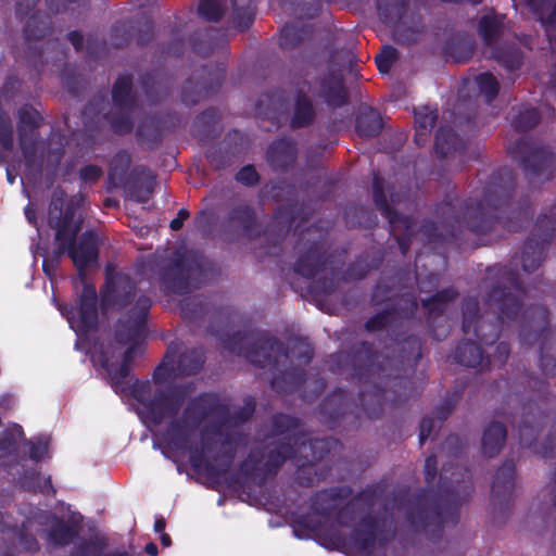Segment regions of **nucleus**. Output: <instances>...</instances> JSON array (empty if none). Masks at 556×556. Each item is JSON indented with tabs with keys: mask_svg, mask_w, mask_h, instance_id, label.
I'll return each mask as SVG.
<instances>
[{
	"mask_svg": "<svg viewBox=\"0 0 556 556\" xmlns=\"http://www.w3.org/2000/svg\"><path fill=\"white\" fill-rule=\"evenodd\" d=\"M298 160L296 143L291 138H278L267 148L266 161L276 173H287L292 169Z\"/></svg>",
	"mask_w": 556,
	"mask_h": 556,
	"instance_id": "nucleus-30",
	"label": "nucleus"
},
{
	"mask_svg": "<svg viewBox=\"0 0 556 556\" xmlns=\"http://www.w3.org/2000/svg\"><path fill=\"white\" fill-rule=\"evenodd\" d=\"M460 395L458 392L453 393L452 395L446 396L443 402L438 405L434 409V415L437 421L431 417H424L419 425V443L424 445L425 442L431 437L435 424L438 422V427L440 428L443 422L451 416L453 413Z\"/></svg>",
	"mask_w": 556,
	"mask_h": 556,
	"instance_id": "nucleus-42",
	"label": "nucleus"
},
{
	"mask_svg": "<svg viewBox=\"0 0 556 556\" xmlns=\"http://www.w3.org/2000/svg\"><path fill=\"white\" fill-rule=\"evenodd\" d=\"M341 447V443L336 448H331L321 458L309 459V457H305L301 453L296 454V458H294V464L296 466L294 480L295 482L303 488H311L324 480L328 473L330 472V466H323L319 469L315 467L316 463L324 462L331 454L336 453Z\"/></svg>",
	"mask_w": 556,
	"mask_h": 556,
	"instance_id": "nucleus-31",
	"label": "nucleus"
},
{
	"mask_svg": "<svg viewBox=\"0 0 556 556\" xmlns=\"http://www.w3.org/2000/svg\"><path fill=\"white\" fill-rule=\"evenodd\" d=\"M454 361L466 367L486 370L491 367V357L483 353V350L472 340H462L455 349Z\"/></svg>",
	"mask_w": 556,
	"mask_h": 556,
	"instance_id": "nucleus-40",
	"label": "nucleus"
},
{
	"mask_svg": "<svg viewBox=\"0 0 556 556\" xmlns=\"http://www.w3.org/2000/svg\"><path fill=\"white\" fill-rule=\"evenodd\" d=\"M24 135L17 132L18 146L27 165L35 163L37 159L38 143L40 140L39 128H26Z\"/></svg>",
	"mask_w": 556,
	"mask_h": 556,
	"instance_id": "nucleus-60",
	"label": "nucleus"
},
{
	"mask_svg": "<svg viewBox=\"0 0 556 556\" xmlns=\"http://www.w3.org/2000/svg\"><path fill=\"white\" fill-rule=\"evenodd\" d=\"M556 224V203L538 217L530 236L521 251V268L525 273H533L542 264L546 250L553 240Z\"/></svg>",
	"mask_w": 556,
	"mask_h": 556,
	"instance_id": "nucleus-18",
	"label": "nucleus"
},
{
	"mask_svg": "<svg viewBox=\"0 0 556 556\" xmlns=\"http://www.w3.org/2000/svg\"><path fill=\"white\" fill-rule=\"evenodd\" d=\"M224 348L232 354L244 357L249 363L264 369L277 370L288 359L285 344L268 333L237 331L220 336Z\"/></svg>",
	"mask_w": 556,
	"mask_h": 556,
	"instance_id": "nucleus-9",
	"label": "nucleus"
},
{
	"mask_svg": "<svg viewBox=\"0 0 556 556\" xmlns=\"http://www.w3.org/2000/svg\"><path fill=\"white\" fill-rule=\"evenodd\" d=\"M151 306V299L141 294L136 299L127 314L117 320L114 332L115 340L119 344H129L123 354L122 363L118 367L112 362L109 349L102 348L99 352V362L108 371L112 387L116 392L118 389L125 390L123 386L130 374V366L137 356L139 341L144 338L147 332V321Z\"/></svg>",
	"mask_w": 556,
	"mask_h": 556,
	"instance_id": "nucleus-7",
	"label": "nucleus"
},
{
	"mask_svg": "<svg viewBox=\"0 0 556 556\" xmlns=\"http://www.w3.org/2000/svg\"><path fill=\"white\" fill-rule=\"evenodd\" d=\"M384 127V123L380 112L362 103L355 116V131L363 139H371L378 137Z\"/></svg>",
	"mask_w": 556,
	"mask_h": 556,
	"instance_id": "nucleus-39",
	"label": "nucleus"
},
{
	"mask_svg": "<svg viewBox=\"0 0 556 556\" xmlns=\"http://www.w3.org/2000/svg\"><path fill=\"white\" fill-rule=\"evenodd\" d=\"M206 271L204 257L192 251L174 252L172 261L162 268L161 281L165 290L174 294H187L199 288Z\"/></svg>",
	"mask_w": 556,
	"mask_h": 556,
	"instance_id": "nucleus-12",
	"label": "nucleus"
},
{
	"mask_svg": "<svg viewBox=\"0 0 556 556\" xmlns=\"http://www.w3.org/2000/svg\"><path fill=\"white\" fill-rule=\"evenodd\" d=\"M377 8L384 23L396 24L406 14L408 0H378Z\"/></svg>",
	"mask_w": 556,
	"mask_h": 556,
	"instance_id": "nucleus-59",
	"label": "nucleus"
},
{
	"mask_svg": "<svg viewBox=\"0 0 556 556\" xmlns=\"http://www.w3.org/2000/svg\"><path fill=\"white\" fill-rule=\"evenodd\" d=\"M139 86L147 100L156 104L169 96L174 80L166 72L154 68L140 75Z\"/></svg>",
	"mask_w": 556,
	"mask_h": 556,
	"instance_id": "nucleus-32",
	"label": "nucleus"
},
{
	"mask_svg": "<svg viewBox=\"0 0 556 556\" xmlns=\"http://www.w3.org/2000/svg\"><path fill=\"white\" fill-rule=\"evenodd\" d=\"M515 187L514 170L503 166L490 175L480 200L468 198L457 205V194L446 193L434 210L440 226L431 219H425L420 226L424 240L443 247L456 242L464 229L477 236L491 233L498 227L508 232L520 231L532 218L533 210L528 199H522L518 207L513 208Z\"/></svg>",
	"mask_w": 556,
	"mask_h": 556,
	"instance_id": "nucleus-2",
	"label": "nucleus"
},
{
	"mask_svg": "<svg viewBox=\"0 0 556 556\" xmlns=\"http://www.w3.org/2000/svg\"><path fill=\"white\" fill-rule=\"evenodd\" d=\"M475 40L469 35L456 34L450 37L443 47L444 54L455 63H467L475 52Z\"/></svg>",
	"mask_w": 556,
	"mask_h": 556,
	"instance_id": "nucleus-46",
	"label": "nucleus"
},
{
	"mask_svg": "<svg viewBox=\"0 0 556 556\" xmlns=\"http://www.w3.org/2000/svg\"><path fill=\"white\" fill-rule=\"evenodd\" d=\"M527 4L545 27L549 41L555 43L556 34L551 28L556 26V0H527Z\"/></svg>",
	"mask_w": 556,
	"mask_h": 556,
	"instance_id": "nucleus-52",
	"label": "nucleus"
},
{
	"mask_svg": "<svg viewBox=\"0 0 556 556\" xmlns=\"http://www.w3.org/2000/svg\"><path fill=\"white\" fill-rule=\"evenodd\" d=\"M300 426L299 418L282 413L275 414L271 418V432L279 437L277 441L293 443L295 438H301L298 445L300 453L309 457L311 460L321 458L327 452L339 445V440L331 437L311 439L300 429Z\"/></svg>",
	"mask_w": 556,
	"mask_h": 556,
	"instance_id": "nucleus-16",
	"label": "nucleus"
},
{
	"mask_svg": "<svg viewBox=\"0 0 556 556\" xmlns=\"http://www.w3.org/2000/svg\"><path fill=\"white\" fill-rule=\"evenodd\" d=\"M156 185V176L146 165H137L129 172L128 178L122 184L125 193L137 203H147Z\"/></svg>",
	"mask_w": 556,
	"mask_h": 556,
	"instance_id": "nucleus-29",
	"label": "nucleus"
},
{
	"mask_svg": "<svg viewBox=\"0 0 556 556\" xmlns=\"http://www.w3.org/2000/svg\"><path fill=\"white\" fill-rule=\"evenodd\" d=\"M332 361L350 371L351 378L359 383V390L358 403L353 405L341 388L323 400L318 408L319 420L329 429H357L362 413L367 419H380L387 406L399 407L408 399V380L400 375L395 359L381 355L372 343L355 342L334 353Z\"/></svg>",
	"mask_w": 556,
	"mask_h": 556,
	"instance_id": "nucleus-1",
	"label": "nucleus"
},
{
	"mask_svg": "<svg viewBox=\"0 0 556 556\" xmlns=\"http://www.w3.org/2000/svg\"><path fill=\"white\" fill-rule=\"evenodd\" d=\"M132 75H119L111 89L113 106L119 111L134 112L137 108V97L132 90Z\"/></svg>",
	"mask_w": 556,
	"mask_h": 556,
	"instance_id": "nucleus-43",
	"label": "nucleus"
},
{
	"mask_svg": "<svg viewBox=\"0 0 556 556\" xmlns=\"http://www.w3.org/2000/svg\"><path fill=\"white\" fill-rule=\"evenodd\" d=\"M503 386L507 389L504 394L506 405L514 406L520 413V420L517 424L519 441L522 445L531 447L546 418L542 404L547 400V382L523 371L513 378H503L494 382L496 390H501Z\"/></svg>",
	"mask_w": 556,
	"mask_h": 556,
	"instance_id": "nucleus-6",
	"label": "nucleus"
},
{
	"mask_svg": "<svg viewBox=\"0 0 556 556\" xmlns=\"http://www.w3.org/2000/svg\"><path fill=\"white\" fill-rule=\"evenodd\" d=\"M79 205V200L76 197L67 199L65 191L61 188H56L52 192L48 208V225L55 231L56 245L48 256L52 269L59 268L65 254L70 257L71 243L81 230L83 222L80 218H76Z\"/></svg>",
	"mask_w": 556,
	"mask_h": 556,
	"instance_id": "nucleus-10",
	"label": "nucleus"
},
{
	"mask_svg": "<svg viewBox=\"0 0 556 556\" xmlns=\"http://www.w3.org/2000/svg\"><path fill=\"white\" fill-rule=\"evenodd\" d=\"M70 258L73 261L81 280H85L86 268L98 263V235L93 230H86L80 235L78 241L77 237H74V240L71 243Z\"/></svg>",
	"mask_w": 556,
	"mask_h": 556,
	"instance_id": "nucleus-28",
	"label": "nucleus"
},
{
	"mask_svg": "<svg viewBox=\"0 0 556 556\" xmlns=\"http://www.w3.org/2000/svg\"><path fill=\"white\" fill-rule=\"evenodd\" d=\"M507 439L506 427L498 421H491L483 430L481 438L482 454L494 457L500 454Z\"/></svg>",
	"mask_w": 556,
	"mask_h": 556,
	"instance_id": "nucleus-47",
	"label": "nucleus"
},
{
	"mask_svg": "<svg viewBox=\"0 0 556 556\" xmlns=\"http://www.w3.org/2000/svg\"><path fill=\"white\" fill-rule=\"evenodd\" d=\"M371 190L376 207L388 220L390 232L393 235L401 253L406 255L414 237L415 220L413 216L401 214L389 204L384 178L376 170L372 173Z\"/></svg>",
	"mask_w": 556,
	"mask_h": 556,
	"instance_id": "nucleus-17",
	"label": "nucleus"
},
{
	"mask_svg": "<svg viewBox=\"0 0 556 556\" xmlns=\"http://www.w3.org/2000/svg\"><path fill=\"white\" fill-rule=\"evenodd\" d=\"M130 395L139 403V416L149 427H159L166 419L177 418L187 397L191 383L172 384L152 391L149 380L136 379L129 386Z\"/></svg>",
	"mask_w": 556,
	"mask_h": 556,
	"instance_id": "nucleus-8",
	"label": "nucleus"
},
{
	"mask_svg": "<svg viewBox=\"0 0 556 556\" xmlns=\"http://www.w3.org/2000/svg\"><path fill=\"white\" fill-rule=\"evenodd\" d=\"M333 538L340 547L349 546L361 556H372L377 548H383L391 541L393 532L384 519L366 515L349 536L337 534Z\"/></svg>",
	"mask_w": 556,
	"mask_h": 556,
	"instance_id": "nucleus-15",
	"label": "nucleus"
},
{
	"mask_svg": "<svg viewBox=\"0 0 556 556\" xmlns=\"http://www.w3.org/2000/svg\"><path fill=\"white\" fill-rule=\"evenodd\" d=\"M79 535L77 523L64 520L53 515L50 527L47 530V540L58 547H65L74 542Z\"/></svg>",
	"mask_w": 556,
	"mask_h": 556,
	"instance_id": "nucleus-45",
	"label": "nucleus"
},
{
	"mask_svg": "<svg viewBox=\"0 0 556 556\" xmlns=\"http://www.w3.org/2000/svg\"><path fill=\"white\" fill-rule=\"evenodd\" d=\"M492 58L508 72L518 71L523 64V52L515 43L493 47Z\"/></svg>",
	"mask_w": 556,
	"mask_h": 556,
	"instance_id": "nucleus-54",
	"label": "nucleus"
},
{
	"mask_svg": "<svg viewBox=\"0 0 556 556\" xmlns=\"http://www.w3.org/2000/svg\"><path fill=\"white\" fill-rule=\"evenodd\" d=\"M222 131V116L215 108L204 110L194 118L192 135L202 143L217 138Z\"/></svg>",
	"mask_w": 556,
	"mask_h": 556,
	"instance_id": "nucleus-38",
	"label": "nucleus"
},
{
	"mask_svg": "<svg viewBox=\"0 0 556 556\" xmlns=\"http://www.w3.org/2000/svg\"><path fill=\"white\" fill-rule=\"evenodd\" d=\"M383 262V255L377 254L374 257L367 252L356 256V258L349 264L343 271V278L346 281H358L364 279L372 269H378Z\"/></svg>",
	"mask_w": 556,
	"mask_h": 556,
	"instance_id": "nucleus-51",
	"label": "nucleus"
},
{
	"mask_svg": "<svg viewBox=\"0 0 556 556\" xmlns=\"http://www.w3.org/2000/svg\"><path fill=\"white\" fill-rule=\"evenodd\" d=\"M295 438L293 443L285 441H274L270 446L262 448L264 451V464L266 470L275 477L287 460H294L300 453L299 440Z\"/></svg>",
	"mask_w": 556,
	"mask_h": 556,
	"instance_id": "nucleus-35",
	"label": "nucleus"
},
{
	"mask_svg": "<svg viewBox=\"0 0 556 556\" xmlns=\"http://www.w3.org/2000/svg\"><path fill=\"white\" fill-rule=\"evenodd\" d=\"M180 313L184 319L197 321L207 313L205 299L201 295L188 296L179 303Z\"/></svg>",
	"mask_w": 556,
	"mask_h": 556,
	"instance_id": "nucleus-64",
	"label": "nucleus"
},
{
	"mask_svg": "<svg viewBox=\"0 0 556 556\" xmlns=\"http://www.w3.org/2000/svg\"><path fill=\"white\" fill-rule=\"evenodd\" d=\"M459 292L454 287L443 288L432 295L421 300L430 336L435 341H442L448 333L446 312L448 304L455 301Z\"/></svg>",
	"mask_w": 556,
	"mask_h": 556,
	"instance_id": "nucleus-21",
	"label": "nucleus"
},
{
	"mask_svg": "<svg viewBox=\"0 0 556 556\" xmlns=\"http://www.w3.org/2000/svg\"><path fill=\"white\" fill-rule=\"evenodd\" d=\"M258 226L255 208L248 203H237L227 208L218 232L223 241L233 243L253 238L258 232Z\"/></svg>",
	"mask_w": 556,
	"mask_h": 556,
	"instance_id": "nucleus-20",
	"label": "nucleus"
},
{
	"mask_svg": "<svg viewBox=\"0 0 556 556\" xmlns=\"http://www.w3.org/2000/svg\"><path fill=\"white\" fill-rule=\"evenodd\" d=\"M511 125L518 131H526L534 128L540 119L541 114L535 108H513L511 110Z\"/></svg>",
	"mask_w": 556,
	"mask_h": 556,
	"instance_id": "nucleus-61",
	"label": "nucleus"
},
{
	"mask_svg": "<svg viewBox=\"0 0 556 556\" xmlns=\"http://www.w3.org/2000/svg\"><path fill=\"white\" fill-rule=\"evenodd\" d=\"M312 211L305 206V204L299 205L298 203H289L280 206L275 213V223L267 227V231L270 228H278V232L275 236L274 245H279L286 235L291 229L292 225L296 222H306L309 219Z\"/></svg>",
	"mask_w": 556,
	"mask_h": 556,
	"instance_id": "nucleus-33",
	"label": "nucleus"
},
{
	"mask_svg": "<svg viewBox=\"0 0 556 556\" xmlns=\"http://www.w3.org/2000/svg\"><path fill=\"white\" fill-rule=\"evenodd\" d=\"M353 490L350 485H336L317 491L309 498V508L313 515L329 520L343 503L350 498Z\"/></svg>",
	"mask_w": 556,
	"mask_h": 556,
	"instance_id": "nucleus-26",
	"label": "nucleus"
},
{
	"mask_svg": "<svg viewBox=\"0 0 556 556\" xmlns=\"http://www.w3.org/2000/svg\"><path fill=\"white\" fill-rule=\"evenodd\" d=\"M314 29L309 24L302 22L287 23L280 31L279 46L283 50H293L308 41Z\"/></svg>",
	"mask_w": 556,
	"mask_h": 556,
	"instance_id": "nucleus-49",
	"label": "nucleus"
},
{
	"mask_svg": "<svg viewBox=\"0 0 556 556\" xmlns=\"http://www.w3.org/2000/svg\"><path fill=\"white\" fill-rule=\"evenodd\" d=\"M224 409L216 393L201 392L187 402L177 418L167 422L163 432H155L153 435L166 447L188 452L189 463L194 471L200 472L204 469L211 478L225 477L229 473L236 458V447L232 446L237 442L235 435L224 434L220 426L212 428L213 434L223 437L222 445L224 446V450L215 454L212 459L206 458V453L212 451L206 438L207 428L201 430V444H192V439L202 424Z\"/></svg>",
	"mask_w": 556,
	"mask_h": 556,
	"instance_id": "nucleus-4",
	"label": "nucleus"
},
{
	"mask_svg": "<svg viewBox=\"0 0 556 556\" xmlns=\"http://www.w3.org/2000/svg\"><path fill=\"white\" fill-rule=\"evenodd\" d=\"M275 476L266 470L264 464V451L260 447L252 448L248 456L239 464L238 477H228L229 484L251 482L257 486L265 485Z\"/></svg>",
	"mask_w": 556,
	"mask_h": 556,
	"instance_id": "nucleus-27",
	"label": "nucleus"
},
{
	"mask_svg": "<svg viewBox=\"0 0 556 556\" xmlns=\"http://www.w3.org/2000/svg\"><path fill=\"white\" fill-rule=\"evenodd\" d=\"M226 71V62L201 66L182 85L181 101L184 104L191 106L217 93L225 80Z\"/></svg>",
	"mask_w": 556,
	"mask_h": 556,
	"instance_id": "nucleus-19",
	"label": "nucleus"
},
{
	"mask_svg": "<svg viewBox=\"0 0 556 556\" xmlns=\"http://www.w3.org/2000/svg\"><path fill=\"white\" fill-rule=\"evenodd\" d=\"M427 488L413 494L401 491L394 501L405 514L409 527L424 533L430 541L441 538L444 526L459 521V510L473 491L470 471L466 467L443 466L437 490L430 488L438 473L437 455L427 456L424 466Z\"/></svg>",
	"mask_w": 556,
	"mask_h": 556,
	"instance_id": "nucleus-3",
	"label": "nucleus"
},
{
	"mask_svg": "<svg viewBox=\"0 0 556 556\" xmlns=\"http://www.w3.org/2000/svg\"><path fill=\"white\" fill-rule=\"evenodd\" d=\"M519 339L522 345L540 343V367L544 375L556 376V339L549 329V311L546 306H528L519 321Z\"/></svg>",
	"mask_w": 556,
	"mask_h": 556,
	"instance_id": "nucleus-11",
	"label": "nucleus"
},
{
	"mask_svg": "<svg viewBox=\"0 0 556 556\" xmlns=\"http://www.w3.org/2000/svg\"><path fill=\"white\" fill-rule=\"evenodd\" d=\"M295 438L293 443L285 441H274L270 446L262 448L264 451V464L266 470L275 477L287 460H294L300 453L299 440Z\"/></svg>",
	"mask_w": 556,
	"mask_h": 556,
	"instance_id": "nucleus-36",
	"label": "nucleus"
},
{
	"mask_svg": "<svg viewBox=\"0 0 556 556\" xmlns=\"http://www.w3.org/2000/svg\"><path fill=\"white\" fill-rule=\"evenodd\" d=\"M204 363L205 354L202 349H187L179 354L176 362V370L181 376H194L201 371Z\"/></svg>",
	"mask_w": 556,
	"mask_h": 556,
	"instance_id": "nucleus-55",
	"label": "nucleus"
},
{
	"mask_svg": "<svg viewBox=\"0 0 556 556\" xmlns=\"http://www.w3.org/2000/svg\"><path fill=\"white\" fill-rule=\"evenodd\" d=\"M131 160L127 150H119L112 156L108 169V191L119 188L128 178Z\"/></svg>",
	"mask_w": 556,
	"mask_h": 556,
	"instance_id": "nucleus-48",
	"label": "nucleus"
},
{
	"mask_svg": "<svg viewBox=\"0 0 556 556\" xmlns=\"http://www.w3.org/2000/svg\"><path fill=\"white\" fill-rule=\"evenodd\" d=\"M482 289L483 313L476 296L463 299L462 330L467 334L472 332L480 343L491 345L498 340L505 326L517 321L526 289L511 264L488 267Z\"/></svg>",
	"mask_w": 556,
	"mask_h": 556,
	"instance_id": "nucleus-5",
	"label": "nucleus"
},
{
	"mask_svg": "<svg viewBox=\"0 0 556 556\" xmlns=\"http://www.w3.org/2000/svg\"><path fill=\"white\" fill-rule=\"evenodd\" d=\"M108 541L105 539H88L79 542L68 556H132L126 551H111L105 553Z\"/></svg>",
	"mask_w": 556,
	"mask_h": 556,
	"instance_id": "nucleus-56",
	"label": "nucleus"
},
{
	"mask_svg": "<svg viewBox=\"0 0 556 556\" xmlns=\"http://www.w3.org/2000/svg\"><path fill=\"white\" fill-rule=\"evenodd\" d=\"M403 275H407V279L410 280L409 273L404 270H397L394 277H384L379 280L372 288L370 302L374 306L381 305L393 298L396 286L393 282L394 278H402Z\"/></svg>",
	"mask_w": 556,
	"mask_h": 556,
	"instance_id": "nucleus-58",
	"label": "nucleus"
},
{
	"mask_svg": "<svg viewBox=\"0 0 556 556\" xmlns=\"http://www.w3.org/2000/svg\"><path fill=\"white\" fill-rule=\"evenodd\" d=\"M516 464L506 459L497 468L491 484V504L494 513L504 514L510 510L515 490Z\"/></svg>",
	"mask_w": 556,
	"mask_h": 556,
	"instance_id": "nucleus-25",
	"label": "nucleus"
},
{
	"mask_svg": "<svg viewBox=\"0 0 556 556\" xmlns=\"http://www.w3.org/2000/svg\"><path fill=\"white\" fill-rule=\"evenodd\" d=\"M52 21L50 16L40 12H35L29 16L23 27V36L27 45L26 59L30 66L40 74L46 63L49 62L45 58V52L37 42L51 33Z\"/></svg>",
	"mask_w": 556,
	"mask_h": 556,
	"instance_id": "nucleus-24",
	"label": "nucleus"
},
{
	"mask_svg": "<svg viewBox=\"0 0 556 556\" xmlns=\"http://www.w3.org/2000/svg\"><path fill=\"white\" fill-rule=\"evenodd\" d=\"M317 117V109L304 91L303 88L296 89L293 103L292 113L289 121L291 129H303L312 126Z\"/></svg>",
	"mask_w": 556,
	"mask_h": 556,
	"instance_id": "nucleus-37",
	"label": "nucleus"
},
{
	"mask_svg": "<svg viewBox=\"0 0 556 556\" xmlns=\"http://www.w3.org/2000/svg\"><path fill=\"white\" fill-rule=\"evenodd\" d=\"M305 380L306 374L304 368L295 367L274 377L270 381V387L277 393L290 394L298 390Z\"/></svg>",
	"mask_w": 556,
	"mask_h": 556,
	"instance_id": "nucleus-53",
	"label": "nucleus"
},
{
	"mask_svg": "<svg viewBox=\"0 0 556 556\" xmlns=\"http://www.w3.org/2000/svg\"><path fill=\"white\" fill-rule=\"evenodd\" d=\"M137 138L148 149L157 147L162 140V130L159 123L153 118L141 121L137 128Z\"/></svg>",
	"mask_w": 556,
	"mask_h": 556,
	"instance_id": "nucleus-63",
	"label": "nucleus"
},
{
	"mask_svg": "<svg viewBox=\"0 0 556 556\" xmlns=\"http://www.w3.org/2000/svg\"><path fill=\"white\" fill-rule=\"evenodd\" d=\"M400 345V359L401 365H410L415 367L418 362L422 358L424 341L415 334H410L404 340L400 341L396 339Z\"/></svg>",
	"mask_w": 556,
	"mask_h": 556,
	"instance_id": "nucleus-57",
	"label": "nucleus"
},
{
	"mask_svg": "<svg viewBox=\"0 0 556 556\" xmlns=\"http://www.w3.org/2000/svg\"><path fill=\"white\" fill-rule=\"evenodd\" d=\"M98 293L93 283L84 281L81 292L75 301V307L71 309L68 321L75 323L72 326L76 332L88 334L97 330L99 325Z\"/></svg>",
	"mask_w": 556,
	"mask_h": 556,
	"instance_id": "nucleus-23",
	"label": "nucleus"
},
{
	"mask_svg": "<svg viewBox=\"0 0 556 556\" xmlns=\"http://www.w3.org/2000/svg\"><path fill=\"white\" fill-rule=\"evenodd\" d=\"M316 96L333 109L342 108L349 103V92L344 79L334 72L319 78Z\"/></svg>",
	"mask_w": 556,
	"mask_h": 556,
	"instance_id": "nucleus-34",
	"label": "nucleus"
},
{
	"mask_svg": "<svg viewBox=\"0 0 556 556\" xmlns=\"http://www.w3.org/2000/svg\"><path fill=\"white\" fill-rule=\"evenodd\" d=\"M466 149V141L450 126H440L438 128L434 138V152L440 160L456 154L463 156Z\"/></svg>",
	"mask_w": 556,
	"mask_h": 556,
	"instance_id": "nucleus-41",
	"label": "nucleus"
},
{
	"mask_svg": "<svg viewBox=\"0 0 556 556\" xmlns=\"http://www.w3.org/2000/svg\"><path fill=\"white\" fill-rule=\"evenodd\" d=\"M505 15L496 14L493 10L490 14H484L479 20L478 34L484 46L491 49L497 46V41L504 31Z\"/></svg>",
	"mask_w": 556,
	"mask_h": 556,
	"instance_id": "nucleus-50",
	"label": "nucleus"
},
{
	"mask_svg": "<svg viewBox=\"0 0 556 556\" xmlns=\"http://www.w3.org/2000/svg\"><path fill=\"white\" fill-rule=\"evenodd\" d=\"M231 2L235 27L240 31L249 28L255 16V8L252 0H231Z\"/></svg>",
	"mask_w": 556,
	"mask_h": 556,
	"instance_id": "nucleus-62",
	"label": "nucleus"
},
{
	"mask_svg": "<svg viewBox=\"0 0 556 556\" xmlns=\"http://www.w3.org/2000/svg\"><path fill=\"white\" fill-rule=\"evenodd\" d=\"M438 118L439 113L435 106L422 105L414 109V141L418 147H424L429 141Z\"/></svg>",
	"mask_w": 556,
	"mask_h": 556,
	"instance_id": "nucleus-44",
	"label": "nucleus"
},
{
	"mask_svg": "<svg viewBox=\"0 0 556 556\" xmlns=\"http://www.w3.org/2000/svg\"><path fill=\"white\" fill-rule=\"evenodd\" d=\"M511 159L519 162L529 180L542 178L549 180L556 169V155L547 146H540L529 137L522 136L508 148Z\"/></svg>",
	"mask_w": 556,
	"mask_h": 556,
	"instance_id": "nucleus-13",
	"label": "nucleus"
},
{
	"mask_svg": "<svg viewBox=\"0 0 556 556\" xmlns=\"http://www.w3.org/2000/svg\"><path fill=\"white\" fill-rule=\"evenodd\" d=\"M136 282L123 271L105 269V282L100 289V306L102 309L127 307L135 299Z\"/></svg>",
	"mask_w": 556,
	"mask_h": 556,
	"instance_id": "nucleus-22",
	"label": "nucleus"
},
{
	"mask_svg": "<svg viewBox=\"0 0 556 556\" xmlns=\"http://www.w3.org/2000/svg\"><path fill=\"white\" fill-rule=\"evenodd\" d=\"M294 250L298 258L293 264V271L306 279H313L326 269L329 263V245L326 233L312 226L302 231L295 242Z\"/></svg>",
	"mask_w": 556,
	"mask_h": 556,
	"instance_id": "nucleus-14",
	"label": "nucleus"
}]
</instances>
